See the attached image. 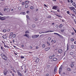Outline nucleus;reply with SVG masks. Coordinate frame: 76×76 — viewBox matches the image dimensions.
I'll use <instances>...</instances> for the list:
<instances>
[{
	"label": "nucleus",
	"mask_w": 76,
	"mask_h": 76,
	"mask_svg": "<svg viewBox=\"0 0 76 76\" xmlns=\"http://www.w3.org/2000/svg\"><path fill=\"white\" fill-rule=\"evenodd\" d=\"M7 72H4V73L5 75H6V74H7Z\"/></svg>",
	"instance_id": "a878e982"
},
{
	"label": "nucleus",
	"mask_w": 76,
	"mask_h": 76,
	"mask_svg": "<svg viewBox=\"0 0 76 76\" xmlns=\"http://www.w3.org/2000/svg\"><path fill=\"white\" fill-rule=\"evenodd\" d=\"M48 41H50V40H51V37H49L48 39Z\"/></svg>",
	"instance_id": "c756f323"
},
{
	"label": "nucleus",
	"mask_w": 76,
	"mask_h": 76,
	"mask_svg": "<svg viewBox=\"0 0 76 76\" xmlns=\"http://www.w3.org/2000/svg\"><path fill=\"white\" fill-rule=\"evenodd\" d=\"M12 37L13 38H15L16 37V34H14L12 35Z\"/></svg>",
	"instance_id": "f3484780"
},
{
	"label": "nucleus",
	"mask_w": 76,
	"mask_h": 76,
	"mask_svg": "<svg viewBox=\"0 0 76 76\" xmlns=\"http://www.w3.org/2000/svg\"><path fill=\"white\" fill-rule=\"evenodd\" d=\"M39 58H37L36 59V62H38V61H39Z\"/></svg>",
	"instance_id": "393cba45"
},
{
	"label": "nucleus",
	"mask_w": 76,
	"mask_h": 76,
	"mask_svg": "<svg viewBox=\"0 0 76 76\" xmlns=\"http://www.w3.org/2000/svg\"><path fill=\"white\" fill-rule=\"evenodd\" d=\"M53 32V31H47L45 32H45V33H47V32Z\"/></svg>",
	"instance_id": "f8f14e48"
},
{
	"label": "nucleus",
	"mask_w": 76,
	"mask_h": 76,
	"mask_svg": "<svg viewBox=\"0 0 76 76\" xmlns=\"http://www.w3.org/2000/svg\"><path fill=\"white\" fill-rule=\"evenodd\" d=\"M54 24H55V23H52V25H54Z\"/></svg>",
	"instance_id": "680f3d73"
},
{
	"label": "nucleus",
	"mask_w": 76,
	"mask_h": 76,
	"mask_svg": "<svg viewBox=\"0 0 76 76\" xmlns=\"http://www.w3.org/2000/svg\"><path fill=\"white\" fill-rule=\"evenodd\" d=\"M54 35H58V36L59 35V34L56 33H54Z\"/></svg>",
	"instance_id": "aec40b11"
},
{
	"label": "nucleus",
	"mask_w": 76,
	"mask_h": 76,
	"mask_svg": "<svg viewBox=\"0 0 76 76\" xmlns=\"http://www.w3.org/2000/svg\"><path fill=\"white\" fill-rule=\"evenodd\" d=\"M18 10H21V7H19L18 8Z\"/></svg>",
	"instance_id": "c03bdc74"
},
{
	"label": "nucleus",
	"mask_w": 76,
	"mask_h": 76,
	"mask_svg": "<svg viewBox=\"0 0 76 76\" xmlns=\"http://www.w3.org/2000/svg\"><path fill=\"white\" fill-rule=\"evenodd\" d=\"M64 30H62L61 31V32H64Z\"/></svg>",
	"instance_id": "79ce46f5"
},
{
	"label": "nucleus",
	"mask_w": 76,
	"mask_h": 76,
	"mask_svg": "<svg viewBox=\"0 0 76 76\" xmlns=\"http://www.w3.org/2000/svg\"><path fill=\"white\" fill-rule=\"evenodd\" d=\"M4 47H7V46L6 45H4Z\"/></svg>",
	"instance_id": "0e129e2a"
},
{
	"label": "nucleus",
	"mask_w": 76,
	"mask_h": 76,
	"mask_svg": "<svg viewBox=\"0 0 76 76\" xmlns=\"http://www.w3.org/2000/svg\"><path fill=\"white\" fill-rule=\"evenodd\" d=\"M35 20L37 21V20H38V19H37V18H35Z\"/></svg>",
	"instance_id": "052dcab7"
},
{
	"label": "nucleus",
	"mask_w": 76,
	"mask_h": 76,
	"mask_svg": "<svg viewBox=\"0 0 76 76\" xmlns=\"http://www.w3.org/2000/svg\"><path fill=\"white\" fill-rule=\"evenodd\" d=\"M24 36H26V37H28V38H29V37H28L29 36V34H25L24 35Z\"/></svg>",
	"instance_id": "2eb2a0df"
},
{
	"label": "nucleus",
	"mask_w": 76,
	"mask_h": 76,
	"mask_svg": "<svg viewBox=\"0 0 76 76\" xmlns=\"http://www.w3.org/2000/svg\"><path fill=\"white\" fill-rule=\"evenodd\" d=\"M13 71L14 72H15V73H16V71H15V70H13Z\"/></svg>",
	"instance_id": "13d9d810"
},
{
	"label": "nucleus",
	"mask_w": 76,
	"mask_h": 76,
	"mask_svg": "<svg viewBox=\"0 0 76 76\" xmlns=\"http://www.w3.org/2000/svg\"><path fill=\"white\" fill-rule=\"evenodd\" d=\"M70 1H71V3H73V1H72V0H71Z\"/></svg>",
	"instance_id": "e2e57ef3"
},
{
	"label": "nucleus",
	"mask_w": 76,
	"mask_h": 76,
	"mask_svg": "<svg viewBox=\"0 0 76 76\" xmlns=\"http://www.w3.org/2000/svg\"><path fill=\"white\" fill-rule=\"evenodd\" d=\"M58 36H59V37H61V38H63V36H62L60 34Z\"/></svg>",
	"instance_id": "412c9836"
},
{
	"label": "nucleus",
	"mask_w": 76,
	"mask_h": 76,
	"mask_svg": "<svg viewBox=\"0 0 76 76\" xmlns=\"http://www.w3.org/2000/svg\"><path fill=\"white\" fill-rule=\"evenodd\" d=\"M3 32H6V30H3Z\"/></svg>",
	"instance_id": "2f4dec72"
},
{
	"label": "nucleus",
	"mask_w": 76,
	"mask_h": 76,
	"mask_svg": "<svg viewBox=\"0 0 76 76\" xmlns=\"http://www.w3.org/2000/svg\"><path fill=\"white\" fill-rule=\"evenodd\" d=\"M58 51L59 53H62V52H63V50L61 49H59L58 50Z\"/></svg>",
	"instance_id": "0eeeda50"
},
{
	"label": "nucleus",
	"mask_w": 76,
	"mask_h": 76,
	"mask_svg": "<svg viewBox=\"0 0 76 76\" xmlns=\"http://www.w3.org/2000/svg\"><path fill=\"white\" fill-rule=\"evenodd\" d=\"M74 44H76V42H74Z\"/></svg>",
	"instance_id": "774afa93"
},
{
	"label": "nucleus",
	"mask_w": 76,
	"mask_h": 76,
	"mask_svg": "<svg viewBox=\"0 0 76 76\" xmlns=\"http://www.w3.org/2000/svg\"><path fill=\"white\" fill-rule=\"evenodd\" d=\"M42 47H45V45L43 44L42 45Z\"/></svg>",
	"instance_id": "a19ab883"
},
{
	"label": "nucleus",
	"mask_w": 76,
	"mask_h": 76,
	"mask_svg": "<svg viewBox=\"0 0 76 76\" xmlns=\"http://www.w3.org/2000/svg\"><path fill=\"white\" fill-rule=\"evenodd\" d=\"M56 16H58V17H59V18H61V15H56Z\"/></svg>",
	"instance_id": "c9c22d12"
},
{
	"label": "nucleus",
	"mask_w": 76,
	"mask_h": 76,
	"mask_svg": "<svg viewBox=\"0 0 76 76\" xmlns=\"http://www.w3.org/2000/svg\"><path fill=\"white\" fill-rule=\"evenodd\" d=\"M10 11V9L9 8H7V12H9Z\"/></svg>",
	"instance_id": "bb28decb"
},
{
	"label": "nucleus",
	"mask_w": 76,
	"mask_h": 76,
	"mask_svg": "<svg viewBox=\"0 0 76 76\" xmlns=\"http://www.w3.org/2000/svg\"><path fill=\"white\" fill-rule=\"evenodd\" d=\"M13 33H11L10 34V36H11V35H13Z\"/></svg>",
	"instance_id": "4c0bfd02"
},
{
	"label": "nucleus",
	"mask_w": 76,
	"mask_h": 76,
	"mask_svg": "<svg viewBox=\"0 0 76 76\" xmlns=\"http://www.w3.org/2000/svg\"><path fill=\"white\" fill-rule=\"evenodd\" d=\"M7 31H8V32H9V31H10V29H8L7 30Z\"/></svg>",
	"instance_id": "338daca9"
},
{
	"label": "nucleus",
	"mask_w": 76,
	"mask_h": 76,
	"mask_svg": "<svg viewBox=\"0 0 76 76\" xmlns=\"http://www.w3.org/2000/svg\"><path fill=\"white\" fill-rule=\"evenodd\" d=\"M2 58L3 59H4V60H7V57L6 56V55L3 57Z\"/></svg>",
	"instance_id": "423d86ee"
},
{
	"label": "nucleus",
	"mask_w": 76,
	"mask_h": 76,
	"mask_svg": "<svg viewBox=\"0 0 76 76\" xmlns=\"http://www.w3.org/2000/svg\"><path fill=\"white\" fill-rule=\"evenodd\" d=\"M57 67H55L54 69V73L56 74L57 73Z\"/></svg>",
	"instance_id": "7ed1b4c3"
},
{
	"label": "nucleus",
	"mask_w": 76,
	"mask_h": 76,
	"mask_svg": "<svg viewBox=\"0 0 76 76\" xmlns=\"http://www.w3.org/2000/svg\"><path fill=\"white\" fill-rule=\"evenodd\" d=\"M0 15H1V16H3V15L2 14H1V13L0 12Z\"/></svg>",
	"instance_id": "a18cd8bd"
},
{
	"label": "nucleus",
	"mask_w": 76,
	"mask_h": 76,
	"mask_svg": "<svg viewBox=\"0 0 76 76\" xmlns=\"http://www.w3.org/2000/svg\"><path fill=\"white\" fill-rule=\"evenodd\" d=\"M52 58H53V57L52 56H50L49 57V58H50V59H51Z\"/></svg>",
	"instance_id": "72a5a7b5"
},
{
	"label": "nucleus",
	"mask_w": 76,
	"mask_h": 76,
	"mask_svg": "<svg viewBox=\"0 0 76 76\" xmlns=\"http://www.w3.org/2000/svg\"><path fill=\"white\" fill-rule=\"evenodd\" d=\"M6 10H7V9L5 8L4 10V12H5V11H6Z\"/></svg>",
	"instance_id": "ea45409f"
},
{
	"label": "nucleus",
	"mask_w": 76,
	"mask_h": 76,
	"mask_svg": "<svg viewBox=\"0 0 76 76\" xmlns=\"http://www.w3.org/2000/svg\"><path fill=\"white\" fill-rule=\"evenodd\" d=\"M25 3H29V1H26L25 2Z\"/></svg>",
	"instance_id": "cd10ccee"
},
{
	"label": "nucleus",
	"mask_w": 76,
	"mask_h": 76,
	"mask_svg": "<svg viewBox=\"0 0 76 76\" xmlns=\"http://www.w3.org/2000/svg\"><path fill=\"white\" fill-rule=\"evenodd\" d=\"M50 49V48H47L45 49V51H48Z\"/></svg>",
	"instance_id": "39448f33"
},
{
	"label": "nucleus",
	"mask_w": 76,
	"mask_h": 76,
	"mask_svg": "<svg viewBox=\"0 0 76 76\" xmlns=\"http://www.w3.org/2000/svg\"><path fill=\"white\" fill-rule=\"evenodd\" d=\"M26 13H29V11H27L26 12Z\"/></svg>",
	"instance_id": "de8ad7c7"
},
{
	"label": "nucleus",
	"mask_w": 76,
	"mask_h": 76,
	"mask_svg": "<svg viewBox=\"0 0 76 76\" xmlns=\"http://www.w3.org/2000/svg\"><path fill=\"white\" fill-rule=\"evenodd\" d=\"M39 34H42V33H45V32H42V31H40V32H39Z\"/></svg>",
	"instance_id": "473e14b6"
},
{
	"label": "nucleus",
	"mask_w": 76,
	"mask_h": 76,
	"mask_svg": "<svg viewBox=\"0 0 76 76\" xmlns=\"http://www.w3.org/2000/svg\"><path fill=\"white\" fill-rule=\"evenodd\" d=\"M72 16H75V15L73 14H72Z\"/></svg>",
	"instance_id": "8fccbe9b"
},
{
	"label": "nucleus",
	"mask_w": 76,
	"mask_h": 76,
	"mask_svg": "<svg viewBox=\"0 0 76 76\" xmlns=\"http://www.w3.org/2000/svg\"><path fill=\"white\" fill-rule=\"evenodd\" d=\"M67 13L68 14H69V11H67Z\"/></svg>",
	"instance_id": "bf43d9fd"
},
{
	"label": "nucleus",
	"mask_w": 76,
	"mask_h": 76,
	"mask_svg": "<svg viewBox=\"0 0 76 76\" xmlns=\"http://www.w3.org/2000/svg\"><path fill=\"white\" fill-rule=\"evenodd\" d=\"M67 50H69V45H67Z\"/></svg>",
	"instance_id": "7c9ffc66"
},
{
	"label": "nucleus",
	"mask_w": 76,
	"mask_h": 76,
	"mask_svg": "<svg viewBox=\"0 0 76 76\" xmlns=\"http://www.w3.org/2000/svg\"><path fill=\"white\" fill-rule=\"evenodd\" d=\"M51 16H49L48 17V18H51Z\"/></svg>",
	"instance_id": "09e8293b"
},
{
	"label": "nucleus",
	"mask_w": 76,
	"mask_h": 76,
	"mask_svg": "<svg viewBox=\"0 0 76 76\" xmlns=\"http://www.w3.org/2000/svg\"><path fill=\"white\" fill-rule=\"evenodd\" d=\"M26 18H27V19H29V16H28V15H27Z\"/></svg>",
	"instance_id": "49530a36"
},
{
	"label": "nucleus",
	"mask_w": 76,
	"mask_h": 76,
	"mask_svg": "<svg viewBox=\"0 0 76 76\" xmlns=\"http://www.w3.org/2000/svg\"><path fill=\"white\" fill-rule=\"evenodd\" d=\"M17 73L18 75H19V76H22V74H20V72H19L18 71Z\"/></svg>",
	"instance_id": "1a4fd4ad"
},
{
	"label": "nucleus",
	"mask_w": 76,
	"mask_h": 76,
	"mask_svg": "<svg viewBox=\"0 0 76 76\" xmlns=\"http://www.w3.org/2000/svg\"><path fill=\"white\" fill-rule=\"evenodd\" d=\"M74 21L75 22V23L76 24V20L75 19L74 20Z\"/></svg>",
	"instance_id": "5fc2aeb1"
},
{
	"label": "nucleus",
	"mask_w": 76,
	"mask_h": 76,
	"mask_svg": "<svg viewBox=\"0 0 76 76\" xmlns=\"http://www.w3.org/2000/svg\"><path fill=\"white\" fill-rule=\"evenodd\" d=\"M73 30H74L75 32V33H76V30H75V29L73 28Z\"/></svg>",
	"instance_id": "6e6d98bb"
},
{
	"label": "nucleus",
	"mask_w": 76,
	"mask_h": 76,
	"mask_svg": "<svg viewBox=\"0 0 76 76\" xmlns=\"http://www.w3.org/2000/svg\"><path fill=\"white\" fill-rule=\"evenodd\" d=\"M71 66H73L74 65H73V64H71Z\"/></svg>",
	"instance_id": "4d7b16f0"
},
{
	"label": "nucleus",
	"mask_w": 76,
	"mask_h": 76,
	"mask_svg": "<svg viewBox=\"0 0 76 76\" xmlns=\"http://www.w3.org/2000/svg\"><path fill=\"white\" fill-rule=\"evenodd\" d=\"M71 41H74V39H71Z\"/></svg>",
	"instance_id": "37998d69"
},
{
	"label": "nucleus",
	"mask_w": 76,
	"mask_h": 76,
	"mask_svg": "<svg viewBox=\"0 0 76 76\" xmlns=\"http://www.w3.org/2000/svg\"><path fill=\"white\" fill-rule=\"evenodd\" d=\"M62 67L63 66H62V65H61L59 68V74H60V73H61V69H62Z\"/></svg>",
	"instance_id": "20e7f679"
},
{
	"label": "nucleus",
	"mask_w": 76,
	"mask_h": 76,
	"mask_svg": "<svg viewBox=\"0 0 76 76\" xmlns=\"http://www.w3.org/2000/svg\"><path fill=\"white\" fill-rule=\"evenodd\" d=\"M20 14V15H25V12H21Z\"/></svg>",
	"instance_id": "9b49d317"
},
{
	"label": "nucleus",
	"mask_w": 76,
	"mask_h": 76,
	"mask_svg": "<svg viewBox=\"0 0 76 76\" xmlns=\"http://www.w3.org/2000/svg\"><path fill=\"white\" fill-rule=\"evenodd\" d=\"M74 54V53H73V52H71L70 53V54L71 55H73Z\"/></svg>",
	"instance_id": "5701e85b"
},
{
	"label": "nucleus",
	"mask_w": 76,
	"mask_h": 76,
	"mask_svg": "<svg viewBox=\"0 0 76 76\" xmlns=\"http://www.w3.org/2000/svg\"><path fill=\"white\" fill-rule=\"evenodd\" d=\"M44 6L45 7H48L47 6V5H46V4H45L44 5Z\"/></svg>",
	"instance_id": "864d4df0"
},
{
	"label": "nucleus",
	"mask_w": 76,
	"mask_h": 76,
	"mask_svg": "<svg viewBox=\"0 0 76 76\" xmlns=\"http://www.w3.org/2000/svg\"><path fill=\"white\" fill-rule=\"evenodd\" d=\"M29 31H26L25 32V34H29Z\"/></svg>",
	"instance_id": "b1692460"
},
{
	"label": "nucleus",
	"mask_w": 76,
	"mask_h": 76,
	"mask_svg": "<svg viewBox=\"0 0 76 76\" xmlns=\"http://www.w3.org/2000/svg\"><path fill=\"white\" fill-rule=\"evenodd\" d=\"M63 26V25L62 24H61L59 26V28H61Z\"/></svg>",
	"instance_id": "6ab92c4d"
},
{
	"label": "nucleus",
	"mask_w": 76,
	"mask_h": 76,
	"mask_svg": "<svg viewBox=\"0 0 76 76\" xmlns=\"http://www.w3.org/2000/svg\"><path fill=\"white\" fill-rule=\"evenodd\" d=\"M21 58H25V57L24 56H22L21 57H20Z\"/></svg>",
	"instance_id": "f704fd0d"
},
{
	"label": "nucleus",
	"mask_w": 76,
	"mask_h": 76,
	"mask_svg": "<svg viewBox=\"0 0 76 76\" xmlns=\"http://www.w3.org/2000/svg\"><path fill=\"white\" fill-rule=\"evenodd\" d=\"M46 76H49V74H46Z\"/></svg>",
	"instance_id": "603ef678"
},
{
	"label": "nucleus",
	"mask_w": 76,
	"mask_h": 76,
	"mask_svg": "<svg viewBox=\"0 0 76 76\" xmlns=\"http://www.w3.org/2000/svg\"><path fill=\"white\" fill-rule=\"evenodd\" d=\"M71 47L72 48H74V46H73V45H72L71 46Z\"/></svg>",
	"instance_id": "58836bf2"
},
{
	"label": "nucleus",
	"mask_w": 76,
	"mask_h": 76,
	"mask_svg": "<svg viewBox=\"0 0 76 76\" xmlns=\"http://www.w3.org/2000/svg\"><path fill=\"white\" fill-rule=\"evenodd\" d=\"M56 28H58V25L56 26Z\"/></svg>",
	"instance_id": "e433bc0d"
},
{
	"label": "nucleus",
	"mask_w": 76,
	"mask_h": 76,
	"mask_svg": "<svg viewBox=\"0 0 76 76\" xmlns=\"http://www.w3.org/2000/svg\"><path fill=\"white\" fill-rule=\"evenodd\" d=\"M72 35H74V34H75V33H72Z\"/></svg>",
	"instance_id": "69168bd1"
},
{
	"label": "nucleus",
	"mask_w": 76,
	"mask_h": 76,
	"mask_svg": "<svg viewBox=\"0 0 76 76\" xmlns=\"http://www.w3.org/2000/svg\"><path fill=\"white\" fill-rule=\"evenodd\" d=\"M57 8V7L55 6H54L53 7V9H56Z\"/></svg>",
	"instance_id": "4468645a"
},
{
	"label": "nucleus",
	"mask_w": 76,
	"mask_h": 76,
	"mask_svg": "<svg viewBox=\"0 0 76 76\" xmlns=\"http://www.w3.org/2000/svg\"><path fill=\"white\" fill-rule=\"evenodd\" d=\"M1 56L2 57V58H3V57L5 56V55H4L3 54H1Z\"/></svg>",
	"instance_id": "dca6fc26"
},
{
	"label": "nucleus",
	"mask_w": 76,
	"mask_h": 76,
	"mask_svg": "<svg viewBox=\"0 0 76 76\" xmlns=\"http://www.w3.org/2000/svg\"><path fill=\"white\" fill-rule=\"evenodd\" d=\"M57 59L56 58H54L53 59V61H57Z\"/></svg>",
	"instance_id": "ddd939ff"
},
{
	"label": "nucleus",
	"mask_w": 76,
	"mask_h": 76,
	"mask_svg": "<svg viewBox=\"0 0 76 76\" xmlns=\"http://www.w3.org/2000/svg\"><path fill=\"white\" fill-rule=\"evenodd\" d=\"M24 4H25V3H24V2H23V3H22V5H24Z\"/></svg>",
	"instance_id": "3c124183"
},
{
	"label": "nucleus",
	"mask_w": 76,
	"mask_h": 76,
	"mask_svg": "<svg viewBox=\"0 0 76 76\" xmlns=\"http://www.w3.org/2000/svg\"><path fill=\"white\" fill-rule=\"evenodd\" d=\"M28 7V4H26L25 5V7L26 8H27V7Z\"/></svg>",
	"instance_id": "4be33fe9"
},
{
	"label": "nucleus",
	"mask_w": 76,
	"mask_h": 76,
	"mask_svg": "<svg viewBox=\"0 0 76 76\" xmlns=\"http://www.w3.org/2000/svg\"><path fill=\"white\" fill-rule=\"evenodd\" d=\"M69 9H70L71 10H75V8L74 7H69Z\"/></svg>",
	"instance_id": "6e6552de"
},
{
	"label": "nucleus",
	"mask_w": 76,
	"mask_h": 76,
	"mask_svg": "<svg viewBox=\"0 0 76 76\" xmlns=\"http://www.w3.org/2000/svg\"><path fill=\"white\" fill-rule=\"evenodd\" d=\"M2 37L4 39H5V38H7V37H6V35H3L2 36Z\"/></svg>",
	"instance_id": "9d476101"
},
{
	"label": "nucleus",
	"mask_w": 76,
	"mask_h": 76,
	"mask_svg": "<svg viewBox=\"0 0 76 76\" xmlns=\"http://www.w3.org/2000/svg\"><path fill=\"white\" fill-rule=\"evenodd\" d=\"M32 28H35V25L33 24L32 26Z\"/></svg>",
	"instance_id": "a211bd4d"
},
{
	"label": "nucleus",
	"mask_w": 76,
	"mask_h": 76,
	"mask_svg": "<svg viewBox=\"0 0 76 76\" xmlns=\"http://www.w3.org/2000/svg\"><path fill=\"white\" fill-rule=\"evenodd\" d=\"M39 36V35H34L32 37V38L34 39L35 38H38Z\"/></svg>",
	"instance_id": "f03ea898"
},
{
	"label": "nucleus",
	"mask_w": 76,
	"mask_h": 76,
	"mask_svg": "<svg viewBox=\"0 0 76 76\" xmlns=\"http://www.w3.org/2000/svg\"><path fill=\"white\" fill-rule=\"evenodd\" d=\"M31 9H34V7L31 6L30 7Z\"/></svg>",
	"instance_id": "c85d7f7f"
},
{
	"label": "nucleus",
	"mask_w": 76,
	"mask_h": 76,
	"mask_svg": "<svg viewBox=\"0 0 76 76\" xmlns=\"http://www.w3.org/2000/svg\"><path fill=\"white\" fill-rule=\"evenodd\" d=\"M7 18V17L4 16V17H1L0 16V19L2 20H6V19Z\"/></svg>",
	"instance_id": "f257e3e1"
}]
</instances>
